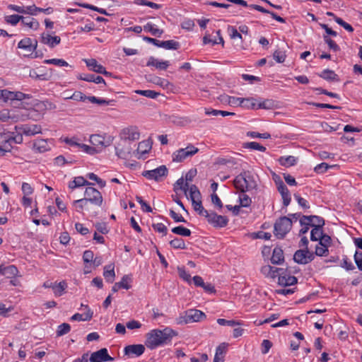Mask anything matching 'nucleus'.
Segmentation results:
<instances>
[{
    "instance_id": "36",
    "label": "nucleus",
    "mask_w": 362,
    "mask_h": 362,
    "mask_svg": "<svg viewBox=\"0 0 362 362\" xmlns=\"http://www.w3.org/2000/svg\"><path fill=\"white\" fill-rule=\"evenodd\" d=\"M241 105L240 107L247 108V109H252V110H257V104L256 100L253 98H242L240 101Z\"/></svg>"
},
{
    "instance_id": "62",
    "label": "nucleus",
    "mask_w": 362,
    "mask_h": 362,
    "mask_svg": "<svg viewBox=\"0 0 362 362\" xmlns=\"http://www.w3.org/2000/svg\"><path fill=\"white\" fill-rule=\"evenodd\" d=\"M274 106V103L271 100H265L257 104V109H272Z\"/></svg>"
},
{
    "instance_id": "3",
    "label": "nucleus",
    "mask_w": 362,
    "mask_h": 362,
    "mask_svg": "<svg viewBox=\"0 0 362 362\" xmlns=\"http://www.w3.org/2000/svg\"><path fill=\"white\" fill-rule=\"evenodd\" d=\"M189 199L192 201L194 211L198 212L200 216L205 217L209 211L203 207L201 200V193L198 187L194 185H192L189 187Z\"/></svg>"
},
{
    "instance_id": "38",
    "label": "nucleus",
    "mask_w": 362,
    "mask_h": 362,
    "mask_svg": "<svg viewBox=\"0 0 362 362\" xmlns=\"http://www.w3.org/2000/svg\"><path fill=\"white\" fill-rule=\"evenodd\" d=\"M144 30L146 32L151 33L153 35H155L157 37H160L161 35L163 33V30L155 28L154 25H153L151 23H146L144 26Z\"/></svg>"
},
{
    "instance_id": "14",
    "label": "nucleus",
    "mask_w": 362,
    "mask_h": 362,
    "mask_svg": "<svg viewBox=\"0 0 362 362\" xmlns=\"http://www.w3.org/2000/svg\"><path fill=\"white\" fill-rule=\"evenodd\" d=\"M89 360L90 362L113 361L114 358L108 354L107 349L103 348L91 354Z\"/></svg>"
},
{
    "instance_id": "1",
    "label": "nucleus",
    "mask_w": 362,
    "mask_h": 362,
    "mask_svg": "<svg viewBox=\"0 0 362 362\" xmlns=\"http://www.w3.org/2000/svg\"><path fill=\"white\" fill-rule=\"evenodd\" d=\"M177 333L170 328L166 327L163 330L153 329L146 334V345L151 349L159 346L168 344Z\"/></svg>"
},
{
    "instance_id": "22",
    "label": "nucleus",
    "mask_w": 362,
    "mask_h": 362,
    "mask_svg": "<svg viewBox=\"0 0 362 362\" xmlns=\"http://www.w3.org/2000/svg\"><path fill=\"white\" fill-rule=\"evenodd\" d=\"M41 42L53 48L60 43L61 38L59 36H52L48 33H42L41 36Z\"/></svg>"
},
{
    "instance_id": "53",
    "label": "nucleus",
    "mask_w": 362,
    "mask_h": 362,
    "mask_svg": "<svg viewBox=\"0 0 362 362\" xmlns=\"http://www.w3.org/2000/svg\"><path fill=\"white\" fill-rule=\"evenodd\" d=\"M34 148L40 153L45 152L47 150V144L45 140H37L34 143Z\"/></svg>"
},
{
    "instance_id": "52",
    "label": "nucleus",
    "mask_w": 362,
    "mask_h": 362,
    "mask_svg": "<svg viewBox=\"0 0 362 362\" xmlns=\"http://www.w3.org/2000/svg\"><path fill=\"white\" fill-rule=\"evenodd\" d=\"M45 64H54L58 66H69V64L64 59H45L44 61Z\"/></svg>"
},
{
    "instance_id": "34",
    "label": "nucleus",
    "mask_w": 362,
    "mask_h": 362,
    "mask_svg": "<svg viewBox=\"0 0 362 362\" xmlns=\"http://www.w3.org/2000/svg\"><path fill=\"white\" fill-rule=\"evenodd\" d=\"M187 182H185L183 177L178 179L174 185V191L177 192L179 189L183 191L185 194L187 196V191L189 190Z\"/></svg>"
},
{
    "instance_id": "42",
    "label": "nucleus",
    "mask_w": 362,
    "mask_h": 362,
    "mask_svg": "<svg viewBox=\"0 0 362 362\" xmlns=\"http://www.w3.org/2000/svg\"><path fill=\"white\" fill-rule=\"evenodd\" d=\"M172 232L175 234L180 235L184 237H189L191 235L190 230L182 226L173 228L172 229Z\"/></svg>"
},
{
    "instance_id": "29",
    "label": "nucleus",
    "mask_w": 362,
    "mask_h": 362,
    "mask_svg": "<svg viewBox=\"0 0 362 362\" xmlns=\"http://www.w3.org/2000/svg\"><path fill=\"white\" fill-rule=\"evenodd\" d=\"M90 202L88 201L85 197L73 202V206H76L78 212H83V210H90Z\"/></svg>"
},
{
    "instance_id": "46",
    "label": "nucleus",
    "mask_w": 362,
    "mask_h": 362,
    "mask_svg": "<svg viewBox=\"0 0 362 362\" xmlns=\"http://www.w3.org/2000/svg\"><path fill=\"white\" fill-rule=\"evenodd\" d=\"M170 245L175 249H185L186 245L183 239L175 238L170 242Z\"/></svg>"
},
{
    "instance_id": "48",
    "label": "nucleus",
    "mask_w": 362,
    "mask_h": 362,
    "mask_svg": "<svg viewBox=\"0 0 362 362\" xmlns=\"http://www.w3.org/2000/svg\"><path fill=\"white\" fill-rule=\"evenodd\" d=\"M6 23L11 25H16L21 21V16L13 14L4 18Z\"/></svg>"
},
{
    "instance_id": "13",
    "label": "nucleus",
    "mask_w": 362,
    "mask_h": 362,
    "mask_svg": "<svg viewBox=\"0 0 362 362\" xmlns=\"http://www.w3.org/2000/svg\"><path fill=\"white\" fill-rule=\"evenodd\" d=\"M114 140L112 136H103L100 134H92L90 136V142L92 145L101 147H107L110 146Z\"/></svg>"
},
{
    "instance_id": "31",
    "label": "nucleus",
    "mask_w": 362,
    "mask_h": 362,
    "mask_svg": "<svg viewBox=\"0 0 362 362\" xmlns=\"http://www.w3.org/2000/svg\"><path fill=\"white\" fill-rule=\"evenodd\" d=\"M77 78L79 80L88 81V82H94L97 84L103 83H105V80L103 77L100 76H95L93 74H79Z\"/></svg>"
},
{
    "instance_id": "41",
    "label": "nucleus",
    "mask_w": 362,
    "mask_h": 362,
    "mask_svg": "<svg viewBox=\"0 0 362 362\" xmlns=\"http://www.w3.org/2000/svg\"><path fill=\"white\" fill-rule=\"evenodd\" d=\"M179 47V42L173 40L161 41L160 42V47L165 48L166 49H177Z\"/></svg>"
},
{
    "instance_id": "55",
    "label": "nucleus",
    "mask_w": 362,
    "mask_h": 362,
    "mask_svg": "<svg viewBox=\"0 0 362 362\" xmlns=\"http://www.w3.org/2000/svg\"><path fill=\"white\" fill-rule=\"evenodd\" d=\"M146 78L148 81L159 85L160 86H163L168 83L166 80L156 76L149 75L146 77Z\"/></svg>"
},
{
    "instance_id": "18",
    "label": "nucleus",
    "mask_w": 362,
    "mask_h": 362,
    "mask_svg": "<svg viewBox=\"0 0 362 362\" xmlns=\"http://www.w3.org/2000/svg\"><path fill=\"white\" fill-rule=\"evenodd\" d=\"M21 133L25 136H34L42 132V127L39 124H24L20 128Z\"/></svg>"
},
{
    "instance_id": "40",
    "label": "nucleus",
    "mask_w": 362,
    "mask_h": 362,
    "mask_svg": "<svg viewBox=\"0 0 362 362\" xmlns=\"http://www.w3.org/2000/svg\"><path fill=\"white\" fill-rule=\"evenodd\" d=\"M67 287V284L65 281H62L59 284H54L53 286V291L56 296H61L66 288Z\"/></svg>"
},
{
    "instance_id": "50",
    "label": "nucleus",
    "mask_w": 362,
    "mask_h": 362,
    "mask_svg": "<svg viewBox=\"0 0 362 362\" xmlns=\"http://www.w3.org/2000/svg\"><path fill=\"white\" fill-rule=\"evenodd\" d=\"M334 20L337 23H338L339 25L343 27L348 32L352 33L354 31L353 27L349 24L348 23L345 22L343 19H341L339 17H337L334 15V16H332Z\"/></svg>"
},
{
    "instance_id": "32",
    "label": "nucleus",
    "mask_w": 362,
    "mask_h": 362,
    "mask_svg": "<svg viewBox=\"0 0 362 362\" xmlns=\"http://www.w3.org/2000/svg\"><path fill=\"white\" fill-rule=\"evenodd\" d=\"M90 183L87 181L83 177L78 176L76 177L74 180L69 182L68 187L71 190L74 189L76 187L90 185Z\"/></svg>"
},
{
    "instance_id": "10",
    "label": "nucleus",
    "mask_w": 362,
    "mask_h": 362,
    "mask_svg": "<svg viewBox=\"0 0 362 362\" xmlns=\"http://www.w3.org/2000/svg\"><path fill=\"white\" fill-rule=\"evenodd\" d=\"M37 46V41L30 37L22 39L18 44V48L24 51L23 55L28 57L33 54Z\"/></svg>"
},
{
    "instance_id": "20",
    "label": "nucleus",
    "mask_w": 362,
    "mask_h": 362,
    "mask_svg": "<svg viewBox=\"0 0 362 362\" xmlns=\"http://www.w3.org/2000/svg\"><path fill=\"white\" fill-rule=\"evenodd\" d=\"M21 24L32 30H37L40 27V23L37 19L30 16H21Z\"/></svg>"
},
{
    "instance_id": "4",
    "label": "nucleus",
    "mask_w": 362,
    "mask_h": 362,
    "mask_svg": "<svg viewBox=\"0 0 362 362\" xmlns=\"http://www.w3.org/2000/svg\"><path fill=\"white\" fill-rule=\"evenodd\" d=\"M292 220L287 216H282L274 223V235L278 238H283L291 229Z\"/></svg>"
},
{
    "instance_id": "59",
    "label": "nucleus",
    "mask_w": 362,
    "mask_h": 362,
    "mask_svg": "<svg viewBox=\"0 0 362 362\" xmlns=\"http://www.w3.org/2000/svg\"><path fill=\"white\" fill-rule=\"evenodd\" d=\"M177 272L179 276L184 281L190 283L191 282V276L190 274L185 270L183 267H177Z\"/></svg>"
},
{
    "instance_id": "19",
    "label": "nucleus",
    "mask_w": 362,
    "mask_h": 362,
    "mask_svg": "<svg viewBox=\"0 0 362 362\" xmlns=\"http://www.w3.org/2000/svg\"><path fill=\"white\" fill-rule=\"evenodd\" d=\"M151 149L149 141L145 140L139 143L137 149L134 152L135 157L138 159L143 158L144 156Z\"/></svg>"
},
{
    "instance_id": "35",
    "label": "nucleus",
    "mask_w": 362,
    "mask_h": 362,
    "mask_svg": "<svg viewBox=\"0 0 362 362\" xmlns=\"http://www.w3.org/2000/svg\"><path fill=\"white\" fill-rule=\"evenodd\" d=\"M88 100L92 103H96L100 105H111L114 106L116 103L115 100H105L102 98H98L95 96H88Z\"/></svg>"
},
{
    "instance_id": "49",
    "label": "nucleus",
    "mask_w": 362,
    "mask_h": 362,
    "mask_svg": "<svg viewBox=\"0 0 362 362\" xmlns=\"http://www.w3.org/2000/svg\"><path fill=\"white\" fill-rule=\"evenodd\" d=\"M334 20L337 23H338L339 25L343 27L348 32L352 33L354 31L353 27L349 24L348 23L345 22L343 19H341L339 17H337L334 15V16H332Z\"/></svg>"
},
{
    "instance_id": "5",
    "label": "nucleus",
    "mask_w": 362,
    "mask_h": 362,
    "mask_svg": "<svg viewBox=\"0 0 362 362\" xmlns=\"http://www.w3.org/2000/svg\"><path fill=\"white\" fill-rule=\"evenodd\" d=\"M199 151V148L192 144L188 145L186 148H180L172 154V160L173 162L181 163L186 158L192 157Z\"/></svg>"
},
{
    "instance_id": "54",
    "label": "nucleus",
    "mask_w": 362,
    "mask_h": 362,
    "mask_svg": "<svg viewBox=\"0 0 362 362\" xmlns=\"http://www.w3.org/2000/svg\"><path fill=\"white\" fill-rule=\"evenodd\" d=\"M245 147L252 150H257L261 152H264L266 151V148L264 146L255 141L246 143L245 144Z\"/></svg>"
},
{
    "instance_id": "47",
    "label": "nucleus",
    "mask_w": 362,
    "mask_h": 362,
    "mask_svg": "<svg viewBox=\"0 0 362 362\" xmlns=\"http://www.w3.org/2000/svg\"><path fill=\"white\" fill-rule=\"evenodd\" d=\"M135 93L149 98H156L159 95V93L151 90H136Z\"/></svg>"
},
{
    "instance_id": "61",
    "label": "nucleus",
    "mask_w": 362,
    "mask_h": 362,
    "mask_svg": "<svg viewBox=\"0 0 362 362\" xmlns=\"http://www.w3.org/2000/svg\"><path fill=\"white\" fill-rule=\"evenodd\" d=\"M217 323L221 326H230L233 327L235 325H240L241 323L239 321L235 320H227L223 318H219L217 320Z\"/></svg>"
},
{
    "instance_id": "33",
    "label": "nucleus",
    "mask_w": 362,
    "mask_h": 362,
    "mask_svg": "<svg viewBox=\"0 0 362 362\" xmlns=\"http://www.w3.org/2000/svg\"><path fill=\"white\" fill-rule=\"evenodd\" d=\"M103 276L106 280V281L109 283H112L115 280V272L114 270V264H110L106 265L104 267Z\"/></svg>"
},
{
    "instance_id": "25",
    "label": "nucleus",
    "mask_w": 362,
    "mask_h": 362,
    "mask_svg": "<svg viewBox=\"0 0 362 362\" xmlns=\"http://www.w3.org/2000/svg\"><path fill=\"white\" fill-rule=\"evenodd\" d=\"M146 65L148 66H155L157 69L159 70H166L170 66V62L168 61H159L155 57H149Z\"/></svg>"
},
{
    "instance_id": "21",
    "label": "nucleus",
    "mask_w": 362,
    "mask_h": 362,
    "mask_svg": "<svg viewBox=\"0 0 362 362\" xmlns=\"http://www.w3.org/2000/svg\"><path fill=\"white\" fill-rule=\"evenodd\" d=\"M145 347L142 344H133L127 346L124 348V354L128 356H139L144 354Z\"/></svg>"
},
{
    "instance_id": "44",
    "label": "nucleus",
    "mask_w": 362,
    "mask_h": 362,
    "mask_svg": "<svg viewBox=\"0 0 362 362\" xmlns=\"http://www.w3.org/2000/svg\"><path fill=\"white\" fill-rule=\"evenodd\" d=\"M88 96H86L81 91H75L71 96H64V100L72 99L77 101H85L88 100Z\"/></svg>"
},
{
    "instance_id": "27",
    "label": "nucleus",
    "mask_w": 362,
    "mask_h": 362,
    "mask_svg": "<svg viewBox=\"0 0 362 362\" xmlns=\"http://www.w3.org/2000/svg\"><path fill=\"white\" fill-rule=\"evenodd\" d=\"M18 272V269L14 265L0 266V274L5 276L6 278L13 277L17 275Z\"/></svg>"
},
{
    "instance_id": "56",
    "label": "nucleus",
    "mask_w": 362,
    "mask_h": 362,
    "mask_svg": "<svg viewBox=\"0 0 362 362\" xmlns=\"http://www.w3.org/2000/svg\"><path fill=\"white\" fill-rule=\"evenodd\" d=\"M240 206L243 207H247L251 204L252 200L248 195L242 192L239 196Z\"/></svg>"
},
{
    "instance_id": "12",
    "label": "nucleus",
    "mask_w": 362,
    "mask_h": 362,
    "mask_svg": "<svg viewBox=\"0 0 362 362\" xmlns=\"http://www.w3.org/2000/svg\"><path fill=\"white\" fill-rule=\"evenodd\" d=\"M140 137V133L136 127L131 126L124 128L120 133V139L125 140L129 142H132L136 140H139Z\"/></svg>"
},
{
    "instance_id": "64",
    "label": "nucleus",
    "mask_w": 362,
    "mask_h": 362,
    "mask_svg": "<svg viewBox=\"0 0 362 362\" xmlns=\"http://www.w3.org/2000/svg\"><path fill=\"white\" fill-rule=\"evenodd\" d=\"M273 57L278 63H283L286 59V54L284 52L276 50L273 54Z\"/></svg>"
},
{
    "instance_id": "30",
    "label": "nucleus",
    "mask_w": 362,
    "mask_h": 362,
    "mask_svg": "<svg viewBox=\"0 0 362 362\" xmlns=\"http://www.w3.org/2000/svg\"><path fill=\"white\" fill-rule=\"evenodd\" d=\"M284 261V252L280 247H275L273 250L271 262L274 264H281Z\"/></svg>"
},
{
    "instance_id": "2",
    "label": "nucleus",
    "mask_w": 362,
    "mask_h": 362,
    "mask_svg": "<svg viewBox=\"0 0 362 362\" xmlns=\"http://www.w3.org/2000/svg\"><path fill=\"white\" fill-rule=\"evenodd\" d=\"M234 187L240 192L251 191L257 188L255 175L250 171H243L233 180Z\"/></svg>"
},
{
    "instance_id": "17",
    "label": "nucleus",
    "mask_w": 362,
    "mask_h": 362,
    "mask_svg": "<svg viewBox=\"0 0 362 362\" xmlns=\"http://www.w3.org/2000/svg\"><path fill=\"white\" fill-rule=\"evenodd\" d=\"M84 62H86V66L91 71L105 76L110 75V73L107 72L105 70V68L103 65L98 64L95 59H84Z\"/></svg>"
},
{
    "instance_id": "11",
    "label": "nucleus",
    "mask_w": 362,
    "mask_h": 362,
    "mask_svg": "<svg viewBox=\"0 0 362 362\" xmlns=\"http://www.w3.org/2000/svg\"><path fill=\"white\" fill-rule=\"evenodd\" d=\"M205 218L210 224L216 228L225 227L228 223V219L226 216L218 215L214 211H209Z\"/></svg>"
},
{
    "instance_id": "43",
    "label": "nucleus",
    "mask_w": 362,
    "mask_h": 362,
    "mask_svg": "<svg viewBox=\"0 0 362 362\" xmlns=\"http://www.w3.org/2000/svg\"><path fill=\"white\" fill-rule=\"evenodd\" d=\"M313 217H319L318 216H302L300 218V225H309L313 228L315 227V223L317 221L315 219H313Z\"/></svg>"
},
{
    "instance_id": "60",
    "label": "nucleus",
    "mask_w": 362,
    "mask_h": 362,
    "mask_svg": "<svg viewBox=\"0 0 362 362\" xmlns=\"http://www.w3.org/2000/svg\"><path fill=\"white\" fill-rule=\"evenodd\" d=\"M152 228L158 233H162L163 235H167L168 228L162 223H153Z\"/></svg>"
},
{
    "instance_id": "28",
    "label": "nucleus",
    "mask_w": 362,
    "mask_h": 362,
    "mask_svg": "<svg viewBox=\"0 0 362 362\" xmlns=\"http://www.w3.org/2000/svg\"><path fill=\"white\" fill-rule=\"evenodd\" d=\"M86 312L83 314L76 313L71 317V320H77V321H89L92 319L93 313L90 309L88 305H86Z\"/></svg>"
},
{
    "instance_id": "6",
    "label": "nucleus",
    "mask_w": 362,
    "mask_h": 362,
    "mask_svg": "<svg viewBox=\"0 0 362 362\" xmlns=\"http://www.w3.org/2000/svg\"><path fill=\"white\" fill-rule=\"evenodd\" d=\"M84 197L93 205L100 206L103 204V199L101 193L94 187H86L84 192Z\"/></svg>"
},
{
    "instance_id": "9",
    "label": "nucleus",
    "mask_w": 362,
    "mask_h": 362,
    "mask_svg": "<svg viewBox=\"0 0 362 362\" xmlns=\"http://www.w3.org/2000/svg\"><path fill=\"white\" fill-rule=\"evenodd\" d=\"M132 151V143L120 139L115 146L116 155L122 159H127Z\"/></svg>"
},
{
    "instance_id": "24",
    "label": "nucleus",
    "mask_w": 362,
    "mask_h": 362,
    "mask_svg": "<svg viewBox=\"0 0 362 362\" xmlns=\"http://www.w3.org/2000/svg\"><path fill=\"white\" fill-rule=\"evenodd\" d=\"M11 140H15L16 143L19 144L22 141L23 139H22L21 136H19L17 138L16 137L13 138V137L7 136L6 134H2V137H0V143H4V148H3L1 146H0V151H2L4 153L9 151L10 149L8 147L11 146L9 143Z\"/></svg>"
},
{
    "instance_id": "8",
    "label": "nucleus",
    "mask_w": 362,
    "mask_h": 362,
    "mask_svg": "<svg viewBox=\"0 0 362 362\" xmlns=\"http://www.w3.org/2000/svg\"><path fill=\"white\" fill-rule=\"evenodd\" d=\"M168 175V169L165 165H160L158 168L151 170H146L142 173V175L148 180H153L159 182L163 177H166Z\"/></svg>"
},
{
    "instance_id": "39",
    "label": "nucleus",
    "mask_w": 362,
    "mask_h": 362,
    "mask_svg": "<svg viewBox=\"0 0 362 362\" xmlns=\"http://www.w3.org/2000/svg\"><path fill=\"white\" fill-rule=\"evenodd\" d=\"M320 76L327 81H338V76L332 70L325 69Z\"/></svg>"
},
{
    "instance_id": "57",
    "label": "nucleus",
    "mask_w": 362,
    "mask_h": 362,
    "mask_svg": "<svg viewBox=\"0 0 362 362\" xmlns=\"http://www.w3.org/2000/svg\"><path fill=\"white\" fill-rule=\"evenodd\" d=\"M323 39L324 41L327 44L330 49H332L334 52H337L339 50V45L329 37H328L327 35H323Z\"/></svg>"
},
{
    "instance_id": "23",
    "label": "nucleus",
    "mask_w": 362,
    "mask_h": 362,
    "mask_svg": "<svg viewBox=\"0 0 362 362\" xmlns=\"http://www.w3.org/2000/svg\"><path fill=\"white\" fill-rule=\"evenodd\" d=\"M189 322H200L206 318V315L199 310H189L187 311V318Z\"/></svg>"
},
{
    "instance_id": "15",
    "label": "nucleus",
    "mask_w": 362,
    "mask_h": 362,
    "mask_svg": "<svg viewBox=\"0 0 362 362\" xmlns=\"http://www.w3.org/2000/svg\"><path fill=\"white\" fill-rule=\"evenodd\" d=\"M313 219H315L317 221L315 223L316 225L310 233V240L312 241L320 240L321 236L323 234L322 228L325 225V220L322 217H313Z\"/></svg>"
},
{
    "instance_id": "63",
    "label": "nucleus",
    "mask_w": 362,
    "mask_h": 362,
    "mask_svg": "<svg viewBox=\"0 0 362 362\" xmlns=\"http://www.w3.org/2000/svg\"><path fill=\"white\" fill-rule=\"evenodd\" d=\"M80 148H81L83 151L90 155H94L100 152V151L97 150L96 148L83 144L80 146Z\"/></svg>"
},
{
    "instance_id": "45",
    "label": "nucleus",
    "mask_w": 362,
    "mask_h": 362,
    "mask_svg": "<svg viewBox=\"0 0 362 362\" xmlns=\"http://www.w3.org/2000/svg\"><path fill=\"white\" fill-rule=\"evenodd\" d=\"M134 3L137 5L147 6L154 9H159L161 8L160 4H158L147 0H134Z\"/></svg>"
},
{
    "instance_id": "58",
    "label": "nucleus",
    "mask_w": 362,
    "mask_h": 362,
    "mask_svg": "<svg viewBox=\"0 0 362 362\" xmlns=\"http://www.w3.org/2000/svg\"><path fill=\"white\" fill-rule=\"evenodd\" d=\"M71 329V327L67 323H62V325L58 326L57 330V336H62L64 334H67L69 332Z\"/></svg>"
},
{
    "instance_id": "37",
    "label": "nucleus",
    "mask_w": 362,
    "mask_h": 362,
    "mask_svg": "<svg viewBox=\"0 0 362 362\" xmlns=\"http://www.w3.org/2000/svg\"><path fill=\"white\" fill-rule=\"evenodd\" d=\"M296 158L292 156H281L279 158V163L284 167H291L296 164Z\"/></svg>"
},
{
    "instance_id": "26",
    "label": "nucleus",
    "mask_w": 362,
    "mask_h": 362,
    "mask_svg": "<svg viewBox=\"0 0 362 362\" xmlns=\"http://www.w3.org/2000/svg\"><path fill=\"white\" fill-rule=\"evenodd\" d=\"M278 283L281 286H291L297 283V279L294 276L284 274V271L279 274Z\"/></svg>"
},
{
    "instance_id": "51",
    "label": "nucleus",
    "mask_w": 362,
    "mask_h": 362,
    "mask_svg": "<svg viewBox=\"0 0 362 362\" xmlns=\"http://www.w3.org/2000/svg\"><path fill=\"white\" fill-rule=\"evenodd\" d=\"M206 115H212L214 116L221 115L223 117L229 116V115H235L234 112L223 111V110H211V111L209 110H206Z\"/></svg>"
},
{
    "instance_id": "7",
    "label": "nucleus",
    "mask_w": 362,
    "mask_h": 362,
    "mask_svg": "<svg viewBox=\"0 0 362 362\" xmlns=\"http://www.w3.org/2000/svg\"><path fill=\"white\" fill-rule=\"evenodd\" d=\"M315 258V255L308 249H300L296 251L293 255V260L300 264H307Z\"/></svg>"
},
{
    "instance_id": "16",
    "label": "nucleus",
    "mask_w": 362,
    "mask_h": 362,
    "mask_svg": "<svg viewBox=\"0 0 362 362\" xmlns=\"http://www.w3.org/2000/svg\"><path fill=\"white\" fill-rule=\"evenodd\" d=\"M275 182L276 185L277 189L281 195L283 204L285 206H287L290 204L291 200L290 192L286 185L280 178H279L278 180H275Z\"/></svg>"
}]
</instances>
